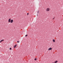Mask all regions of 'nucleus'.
I'll return each mask as SVG.
<instances>
[{
	"instance_id": "nucleus-13",
	"label": "nucleus",
	"mask_w": 63,
	"mask_h": 63,
	"mask_svg": "<svg viewBox=\"0 0 63 63\" xmlns=\"http://www.w3.org/2000/svg\"><path fill=\"white\" fill-rule=\"evenodd\" d=\"M34 60H37V59L36 58Z\"/></svg>"
},
{
	"instance_id": "nucleus-3",
	"label": "nucleus",
	"mask_w": 63,
	"mask_h": 63,
	"mask_svg": "<svg viewBox=\"0 0 63 63\" xmlns=\"http://www.w3.org/2000/svg\"><path fill=\"white\" fill-rule=\"evenodd\" d=\"M46 11H49V9L48 8H47V9H46Z\"/></svg>"
},
{
	"instance_id": "nucleus-10",
	"label": "nucleus",
	"mask_w": 63,
	"mask_h": 63,
	"mask_svg": "<svg viewBox=\"0 0 63 63\" xmlns=\"http://www.w3.org/2000/svg\"><path fill=\"white\" fill-rule=\"evenodd\" d=\"M39 11H37V13H38H38H39Z\"/></svg>"
},
{
	"instance_id": "nucleus-2",
	"label": "nucleus",
	"mask_w": 63,
	"mask_h": 63,
	"mask_svg": "<svg viewBox=\"0 0 63 63\" xmlns=\"http://www.w3.org/2000/svg\"><path fill=\"white\" fill-rule=\"evenodd\" d=\"M52 48L50 47V48H49L48 49V50H51L52 49Z\"/></svg>"
},
{
	"instance_id": "nucleus-7",
	"label": "nucleus",
	"mask_w": 63,
	"mask_h": 63,
	"mask_svg": "<svg viewBox=\"0 0 63 63\" xmlns=\"http://www.w3.org/2000/svg\"><path fill=\"white\" fill-rule=\"evenodd\" d=\"M58 62V61H56L54 62V63H57V62Z\"/></svg>"
},
{
	"instance_id": "nucleus-14",
	"label": "nucleus",
	"mask_w": 63,
	"mask_h": 63,
	"mask_svg": "<svg viewBox=\"0 0 63 63\" xmlns=\"http://www.w3.org/2000/svg\"><path fill=\"white\" fill-rule=\"evenodd\" d=\"M29 15V13H27V15Z\"/></svg>"
},
{
	"instance_id": "nucleus-8",
	"label": "nucleus",
	"mask_w": 63,
	"mask_h": 63,
	"mask_svg": "<svg viewBox=\"0 0 63 63\" xmlns=\"http://www.w3.org/2000/svg\"><path fill=\"white\" fill-rule=\"evenodd\" d=\"M53 42H55V40L53 39Z\"/></svg>"
},
{
	"instance_id": "nucleus-1",
	"label": "nucleus",
	"mask_w": 63,
	"mask_h": 63,
	"mask_svg": "<svg viewBox=\"0 0 63 63\" xmlns=\"http://www.w3.org/2000/svg\"><path fill=\"white\" fill-rule=\"evenodd\" d=\"M11 18H10L9 19L8 22H9V23H10V22H11Z\"/></svg>"
},
{
	"instance_id": "nucleus-11",
	"label": "nucleus",
	"mask_w": 63,
	"mask_h": 63,
	"mask_svg": "<svg viewBox=\"0 0 63 63\" xmlns=\"http://www.w3.org/2000/svg\"><path fill=\"white\" fill-rule=\"evenodd\" d=\"M19 42V41H17V43H18Z\"/></svg>"
},
{
	"instance_id": "nucleus-15",
	"label": "nucleus",
	"mask_w": 63,
	"mask_h": 63,
	"mask_svg": "<svg viewBox=\"0 0 63 63\" xmlns=\"http://www.w3.org/2000/svg\"><path fill=\"white\" fill-rule=\"evenodd\" d=\"M54 19V18L53 19Z\"/></svg>"
},
{
	"instance_id": "nucleus-9",
	"label": "nucleus",
	"mask_w": 63,
	"mask_h": 63,
	"mask_svg": "<svg viewBox=\"0 0 63 63\" xmlns=\"http://www.w3.org/2000/svg\"><path fill=\"white\" fill-rule=\"evenodd\" d=\"M10 50H12V48H10Z\"/></svg>"
},
{
	"instance_id": "nucleus-5",
	"label": "nucleus",
	"mask_w": 63,
	"mask_h": 63,
	"mask_svg": "<svg viewBox=\"0 0 63 63\" xmlns=\"http://www.w3.org/2000/svg\"><path fill=\"white\" fill-rule=\"evenodd\" d=\"M17 46V44H16L15 45H14V48H15V47H16V46Z\"/></svg>"
},
{
	"instance_id": "nucleus-12",
	"label": "nucleus",
	"mask_w": 63,
	"mask_h": 63,
	"mask_svg": "<svg viewBox=\"0 0 63 63\" xmlns=\"http://www.w3.org/2000/svg\"><path fill=\"white\" fill-rule=\"evenodd\" d=\"M27 35H25V37H27Z\"/></svg>"
},
{
	"instance_id": "nucleus-6",
	"label": "nucleus",
	"mask_w": 63,
	"mask_h": 63,
	"mask_svg": "<svg viewBox=\"0 0 63 63\" xmlns=\"http://www.w3.org/2000/svg\"><path fill=\"white\" fill-rule=\"evenodd\" d=\"M3 41H4V40H1L0 42V43H1V42H3Z\"/></svg>"
},
{
	"instance_id": "nucleus-17",
	"label": "nucleus",
	"mask_w": 63,
	"mask_h": 63,
	"mask_svg": "<svg viewBox=\"0 0 63 63\" xmlns=\"http://www.w3.org/2000/svg\"><path fill=\"white\" fill-rule=\"evenodd\" d=\"M52 63H53V62Z\"/></svg>"
},
{
	"instance_id": "nucleus-16",
	"label": "nucleus",
	"mask_w": 63,
	"mask_h": 63,
	"mask_svg": "<svg viewBox=\"0 0 63 63\" xmlns=\"http://www.w3.org/2000/svg\"><path fill=\"white\" fill-rule=\"evenodd\" d=\"M37 16H38V14H37Z\"/></svg>"
},
{
	"instance_id": "nucleus-4",
	"label": "nucleus",
	"mask_w": 63,
	"mask_h": 63,
	"mask_svg": "<svg viewBox=\"0 0 63 63\" xmlns=\"http://www.w3.org/2000/svg\"><path fill=\"white\" fill-rule=\"evenodd\" d=\"M13 21H14L13 20V19L11 20L10 21V23H13Z\"/></svg>"
}]
</instances>
